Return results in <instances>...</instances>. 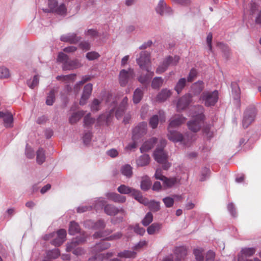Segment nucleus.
<instances>
[{"label":"nucleus","instance_id":"412c9836","mask_svg":"<svg viewBox=\"0 0 261 261\" xmlns=\"http://www.w3.org/2000/svg\"><path fill=\"white\" fill-rule=\"evenodd\" d=\"M156 141V139L155 138H152L145 142L140 148L141 152H146L151 149L153 147Z\"/></svg>","mask_w":261,"mask_h":261},{"label":"nucleus","instance_id":"c85d7f7f","mask_svg":"<svg viewBox=\"0 0 261 261\" xmlns=\"http://www.w3.org/2000/svg\"><path fill=\"white\" fill-rule=\"evenodd\" d=\"M110 246L111 245L110 243L105 241H102L95 245L94 250L95 251H101L109 248Z\"/></svg>","mask_w":261,"mask_h":261},{"label":"nucleus","instance_id":"f3484780","mask_svg":"<svg viewBox=\"0 0 261 261\" xmlns=\"http://www.w3.org/2000/svg\"><path fill=\"white\" fill-rule=\"evenodd\" d=\"M60 39L63 42H69L71 44H76L81 40V37L77 36L76 34L74 33H71L62 35Z\"/></svg>","mask_w":261,"mask_h":261},{"label":"nucleus","instance_id":"f257e3e1","mask_svg":"<svg viewBox=\"0 0 261 261\" xmlns=\"http://www.w3.org/2000/svg\"><path fill=\"white\" fill-rule=\"evenodd\" d=\"M109 102L112 103L111 110L109 113L101 115L97 119L99 124L106 123L108 124L115 114L117 119L121 118L126 109L127 99H109Z\"/></svg>","mask_w":261,"mask_h":261},{"label":"nucleus","instance_id":"b1692460","mask_svg":"<svg viewBox=\"0 0 261 261\" xmlns=\"http://www.w3.org/2000/svg\"><path fill=\"white\" fill-rule=\"evenodd\" d=\"M84 115V112L82 111L73 113L69 118V123L72 124L76 123L81 119Z\"/></svg>","mask_w":261,"mask_h":261},{"label":"nucleus","instance_id":"f03ea898","mask_svg":"<svg viewBox=\"0 0 261 261\" xmlns=\"http://www.w3.org/2000/svg\"><path fill=\"white\" fill-rule=\"evenodd\" d=\"M186 118L182 117L180 115H175L172 117L170 119V123L168 126V139L174 142H181L184 144L186 146L190 145L191 143L195 140L193 139V136H191L190 139H187L186 137H183L182 135L176 131L173 130V128H175L180 126L186 121ZM189 138V136H188Z\"/></svg>","mask_w":261,"mask_h":261},{"label":"nucleus","instance_id":"ddd939ff","mask_svg":"<svg viewBox=\"0 0 261 261\" xmlns=\"http://www.w3.org/2000/svg\"><path fill=\"white\" fill-rule=\"evenodd\" d=\"M0 120L3 121L4 125L7 127L13 126V115L8 110L0 111Z\"/></svg>","mask_w":261,"mask_h":261},{"label":"nucleus","instance_id":"3c124183","mask_svg":"<svg viewBox=\"0 0 261 261\" xmlns=\"http://www.w3.org/2000/svg\"><path fill=\"white\" fill-rule=\"evenodd\" d=\"M255 250L253 248H246L241 250L242 254L246 256H250L254 254Z\"/></svg>","mask_w":261,"mask_h":261},{"label":"nucleus","instance_id":"9b49d317","mask_svg":"<svg viewBox=\"0 0 261 261\" xmlns=\"http://www.w3.org/2000/svg\"><path fill=\"white\" fill-rule=\"evenodd\" d=\"M118 191L119 193L123 194H131L134 198L137 200H140L141 198V194L139 191L131 188L124 185H122L118 188Z\"/></svg>","mask_w":261,"mask_h":261},{"label":"nucleus","instance_id":"8fccbe9b","mask_svg":"<svg viewBox=\"0 0 261 261\" xmlns=\"http://www.w3.org/2000/svg\"><path fill=\"white\" fill-rule=\"evenodd\" d=\"M163 201L167 207H171L174 203V198L169 196L163 198Z\"/></svg>","mask_w":261,"mask_h":261},{"label":"nucleus","instance_id":"603ef678","mask_svg":"<svg viewBox=\"0 0 261 261\" xmlns=\"http://www.w3.org/2000/svg\"><path fill=\"white\" fill-rule=\"evenodd\" d=\"M159 123V117L158 115L153 116L149 120V125L152 128H155L158 126Z\"/></svg>","mask_w":261,"mask_h":261},{"label":"nucleus","instance_id":"a19ab883","mask_svg":"<svg viewBox=\"0 0 261 261\" xmlns=\"http://www.w3.org/2000/svg\"><path fill=\"white\" fill-rule=\"evenodd\" d=\"M90 77L88 75H85L82 77V79L81 81L77 82L74 87V91L76 92H78L80 89L81 86H82L84 84H85L86 82L89 81Z\"/></svg>","mask_w":261,"mask_h":261},{"label":"nucleus","instance_id":"e2e57ef3","mask_svg":"<svg viewBox=\"0 0 261 261\" xmlns=\"http://www.w3.org/2000/svg\"><path fill=\"white\" fill-rule=\"evenodd\" d=\"M91 134L90 132H87L84 134L83 138L84 144H85L86 145L89 144L91 141Z\"/></svg>","mask_w":261,"mask_h":261},{"label":"nucleus","instance_id":"4c0bfd02","mask_svg":"<svg viewBox=\"0 0 261 261\" xmlns=\"http://www.w3.org/2000/svg\"><path fill=\"white\" fill-rule=\"evenodd\" d=\"M161 228V225L159 223H153L147 228V232L149 234H153L155 232L159 231Z\"/></svg>","mask_w":261,"mask_h":261},{"label":"nucleus","instance_id":"5fc2aeb1","mask_svg":"<svg viewBox=\"0 0 261 261\" xmlns=\"http://www.w3.org/2000/svg\"><path fill=\"white\" fill-rule=\"evenodd\" d=\"M197 72L194 68H192L190 71L187 78V81L189 82H192L197 76Z\"/></svg>","mask_w":261,"mask_h":261},{"label":"nucleus","instance_id":"774afa93","mask_svg":"<svg viewBox=\"0 0 261 261\" xmlns=\"http://www.w3.org/2000/svg\"><path fill=\"white\" fill-rule=\"evenodd\" d=\"M25 154H26L27 156L30 159H32L34 156V151L31 147H30L28 146H27V147H26Z\"/></svg>","mask_w":261,"mask_h":261},{"label":"nucleus","instance_id":"a211bd4d","mask_svg":"<svg viewBox=\"0 0 261 261\" xmlns=\"http://www.w3.org/2000/svg\"><path fill=\"white\" fill-rule=\"evenodd\" d=\"M204 87V83L201 81H198L192 85L191 91L194 96H196L201 92Z\"/></svg>","mask_w":261,"mask_h":261},{"label":"nucleus","instance_id":"79ce46f5","mask_svg":"<svg viewBox=\"0 0 261 261\" xmlns=\"http://www.w3.org/2000/svg\"><path fill=\"white\" fill-rule=\"evenodd\" d=\"M171 90L165 88L162 90L158 95V98H169L172 96Z\"/></svg>","mask_w":261,"mask_h":261},{"label":"nucleus","instance_id":"680f3d73","mask_svg":"<svg viewBox=\"0 0 261 261\" xmlns=\"http://www.w3.org/2000/svg\"><path fill=\"white\" fill-rule=\"evenodd\" d=\"M105 227V224L104 222L102 220H99L97 222H96L93 227L95 229H101L104 228Z\"/></svg>","mask_w":261,"mask_h":261},{"label":"nucleus","instance_id":"72a5a7b5","mask_svg":"<svg viewBox=\"0 0 261 261\" xmlns=\"http://www.w3.org/2000/svg\"><path fill=\"white\" fill-rule=\"evenodd\" d=\"M151 182L148 176L143 177L141 183V188L143 190H147L150 187Z\"/></svg>","mask_w":261,"mask_h":261},{"label":"nucleus","instance_id":"bf43d9fd","mask_svg":"<svg viewBox=\"0 0 261 261\" xmlns=\"http://www.w3.org/2000/svg\"><path fill=\"white\" fill-rule=\"evenodd\" d=\"M133 141L129 143L125 148V150H132L133 149H135L137 147V143L138 139H133L132 138Z\"/></svg>","mask_w":261,"mask_h":261},{"label":"nucleus","instance_id":"393cba45","mask_svg":"<svg viewBox=\"0 0 261 261\" xmlns=\"http://www.w3.org/2000/svg\"><path fill=\"white\" fill-rule=\"evenodd\" d=\"M75 77V74H71L65 75H59L57 76V79L65 82L66 83H70L74 81Z\"/></svg>","mask_w":261,"mask_h":261},{"label":"nucleus","instance_id":"0e129e2a","mask_svg":"<svg viewBox=\"0 0 261 261\" xmlns=\"http://www.w3.org/2000/svg\"><path fill=\"white\" fill-rule=\"evenodd\" d=\"M205 106L211 107L214 106L217 102V99H203Z\"/></svg>","mask_w":261,"mask_h":261},{"label":"nucleus","instance_id":"864d4df0","mask_svg":"<svg viewBox=\"0 0 261 261\" xmlns=\"http://www.w3.org/2000/svg\"><path fill=\"white\" fill-rule=\"evenodd\" d=\"M210 174V170L208 168H204L201 171L200 180L204 181L208 177Z\"/></svg>","mask_w":261,"mask_h":261},{"label":"nucleus","instance_id":"4468645a","mask_svg":"<svg viewBox=\"0 0 261 261\" xmlns=\"http://www.w3.org/2000/svg\"><path fill=\"white\" fill-rule=\"evenodd\" d=\"M56 236V238L51 241V244L55 246L61 245L65 240L66 231L65 229H60L56 233L49 234L51 237Z\"/></svg>","mask_w":261,"mask_h":261},{"label":"nucleus","instance_id":"aec40b11","mask_svg":"<svg viewBox=\"0 0 261 261\" xmlns=\"http://www.w3.org/2000/svg\"><path fill=\"white\" fill-rule=\"evenodd\" d=\"M82 66V64L77 60L66 62V64L63 66L64 70H71L78 68Z\"/></svg>","mask_w":261,"mask_h":261},{"label":"nucleus","instance_id":"dca6fc26","mask_svg":"<svg viewBox=\"0 0 261 261\" xmlns=\"http://www.w3.org/2000/svg\"><path fill=\"white\" fill-rule=\"evenodd\" d=\"M104 211L107 215L110 216H114L117 214L119 213L124 216L126 214V213L123 209H118L117 207L111 204H107L104 207Z\"/></svg>","mask_w":261,"mask_h":261},{"label":"nucleus","instance_id":"e433bc0d","mask_svg":"<svg viewBox=\"0 0 261 261\" xmlns=\"http://www.w3.org/2000/svg\"><path fill=\"white\" fill-rule=\"evenodd\" d=\"M163 82L164 80L161 77H155L152 81L151 86L153 89H158L162 86Z\"/></svg>","mask_w":261,"mask_h":261},{"label":"nucleus","instance_id":"2eb2a0df","mask_svg":"<svg viewBox=\"0 0 261 261\" xmlns=\"http://www.w3.org/2000/svg\"><path fill=\"white\" fill-rule=\"evenodd\" d=\"M141 198L140 200H138V201L141 203L147 205L151 211L157 212L160 210V202L154 201H149L147 199L143 197L142 195Z\"/></svg>","mask_w":261,"mask_h":261},{"label":"nucleus","instance_id":"6ab92c4d","mask_svg":"<svg viewBox=\"0 0 261 261\" xmlns=\"http://www.w3.org/2000/svg\"><path fill=\"white\" fill-rule=\"evenodd\" d=\"M106 196L109 199L116 202L123 203L126 200L125 196L115 193H108L106 194Z\"/></svg>","mask_w":261,"mask_h":261},{"label":"nucleus","instance_id":"052dcab7","mask_svg":"<svg viewBox=\"0 0 261 261\" xmlns=\"http://www.w3.org/2000/svg\"><path fill=\"white\" fill-rule=\"evenodd\" d=\"M99 57V54L95 51L89 52L86 54V58L89 60H93Z\"/></svg>","mask_w":261,"mask_h":261},{"label":"nucleus","instance_id":"39448f33","mask_svg":"<svg viewBox=\"0 0 261 261\" xmlns=\"http://www.w3.org/2000/svg\"><path fill=\"white\" fill-rule=\"evenodd\" d=\"M179 57L178 56H169L166 57L162 64L159 66L156 70L158 74L164 72L169 66H176L179 61Z\"/></svg>","mask_w":261,"mask_h":261},{"label":"nucleus","instance_id":"7ed1b4c3","mask_svg":"<svg viewBox=\"0 0 261 261\" xmlns=\"http://www.w3.org/2000/svg\"><path fill=\"white\" fill-rule=\"evenodd\" d=\"M192 112L190 114L192 119L188 122L187 125L189 129L193 132H197L200 130L203 123L204 116L203 108L201 106H197L191 108Z\"/></svg>","mask_w":261,"mask_h":261},{"label":"nucleus","instance_id":"6e6552de","mask_svg":"<svg viewBox=\"0 0 261 261\" xmlns=\"http://www.w3.org/2000/svg\"><path fill=\"white\" fill-rule=\"evenodd\" d=\"M135 76L134 72L133 69L129 68L128 70L122 69L119 73V83L122 87L125 86L129 80Z\"/></svg>","mask_w":261,"mask_h":261},{"label":"nucleus","instance_id":"49530a36","mask_svg":"<svg viewBox=\"0 0 261 261\" xmlns=\"http://www.w3.org/2000/svg\"><path fill=\"white\" fill-rule=\"evenodd\" d=\"M203 98H218L219 92L218 90L213 91H206L203 93Z\"/></svg>","mask_w":261,"mask_h":261},{"label":"nucleus","instance_id":"20e7f679","mask_svg":"<svg viewBox=\"0 0 261 261\" xmlns=\"http://www.w3.org/2000/svg\"><path fill=\"white\" fill-rule=\"evenodd\" d=\"M160 144L161 146H158L153 153L154 159L159 163L163 165L164 169L167 170L171 166V164L167 161L168 155L163 150L166 144V140H161Z\"/></svg>","mask_w":261,"mask_h":261},{"label":"nucleus","instance_id":"f8f14e48","mask_svg":"<svg viewBox=\"0 0 261 261\" xmlns=\"http://www.w3.org/2000/svg\"><path fill=\"white\" fill-rule=\"evenodd\" d=\"M158 14L161 16L170 15L172 14V9L168 7L164 0H160L155 8Z\"/></svg>","mask_w":261,"mask_h":261},{"label":"nucleus","instance_id":"c03bdc74","mask_svg":"<svg viewBox=\"0 0 261 261\" xmlns=\"http://www.w3.org/2000/svg\"><path fill=\"white\" fill-rule=\"evenodd\" d=\"M231 91L234 96H239L240 94V89L237 82H233L231 84Z\"/></svg>","mask_w":261,"mask_h":261},{"label":"nucleus","instance_id":"4d7b16f0","mask_svg":"<svg viewBox=\"0 0 261 261\" xmlns=\"http://www.w3.org/2000/svg\"><path fill=\"white\" fill-rule=\"evenodd\" d=\"M100 101L98 99H94L92 103L91 108L93 111H97L99 109Z\"/></svg>","mask_w":261,"mask_h":261},{"label":"nucleus","instance_id":"37998d69","mask_svg":"<svg viewBox=\"0 0 261 261\" xmlns=\"http://www.w3.org/2000/svg\"><path fill=\"white\" fill-rule=\"evenodd\" d=\"M60 254V251L58 249L49 250L47 252V256L49 258L56 259L58 258Z\"/></svg>","mask_w":261,"mask_h":261},{"label":"nucleus","instance_id":"1a4fd4ad","mask_svg":"<svg viewBox=\"0 0 261 261\" xmlns=\"http://www.w3.org/2000/svg\"><path fill=\"white\" fill-rule=\"evenodd\" d=\"M150 62V54L147 51L140 53L139 57L137 59V63L140 68L148 71L147 65Z\"/></svg>","mask_w":261,"mask_h":261},{"label":"nucleus","instance_id":"473e14b6","mask_svg":"<svg viewBox=\"0 0 261 261\" xmlns=\"http://www.w3.org/2000/svg\"><path fill=\"white\" fill-rule=\"evenodd\" d=\"M189 104V99H178L177 103L178 111L185 109Z\"/></svg>","mask_w":261,"mask_h":261},{"label":"nucleus","instance_id":"09e8293b","mask_svg":"<svg viewBox=\"0 0 261 261\" xmlns=\"http://www.w3.org/2000/svg\"><path fill=\"white\" fill-rule=\"evenodd\" d=\"M152 214L151 213L149 212L146 215L145 217L143 219L142 222L143 225L147 226L152 221Z\"/></svg>","mask_w":261,"mask_h":261},{"label":"nucleus","instance_id":"c756f323","mask_svg":"<svg viewBox=\"0 0 261 261\" xmlns=\"http://www.w3.org/2000/svg\"><path fill=\"white\" fill-rule=\"evenodd\" d=\"M187 80L185 78L180 79L177 82L174 89L178 94L180 93L186 85Z\"/></svg>","mask_w":261,"mask_h":261},{"label":"nucleus","instance_id":"cd10ccee","mask_svg":"<svg viewBox=\"0 0 261 261\" xmlns=\"http://www.w3.org/2000/svg\"><path fill=\"white\" fill-rule=\"evenodd\" d=\"M121 172L124 176L130 177L133 174L132 167L129 165H124L121 168Z\"/></svg>","mask_w":261,"mask_h":261},{"label":"nucleus","instance_id":"a18cd8bd","mask_svg":"<svg viewBox=\"0 0 261 261\" xmlns=\"http://www.w3.org/2000/svg\"><path fill=\"white\" fill-rule=\"evenodd\" d=\"M112 256V253H107L106 254L102 253L97 256H94L89 259L88 261H100L102 258H108Z\"/></svg>","mask_w":261,"mask_h":261},{"label":"nucleus","instance_id":"bb28decb","mask_svg":"<svg viewBox=\"0 0 261 261\" xmlns=\"http://www.w3.org/2000/svg\"><path fill=\"white\" fill-rule=\"evenodd\" d=\"M149 160L150 158L148 154H143L137 160V164L138 166H144L149 164Z\"/></svg>","mask_w":261,"mask_h":261},{"label":"nucleus","instance_id":"de8ad7c7","mask_svg":"<svg viewBox=\"0 0 261 261\" xmlns=\"http://www.w3.org/2000/svg\"><path fill=\"white\" fill-rule=\"evenodd\" d=\"M95 120L94 119L91 117L90 114H88L86 115L84 119V126L86 127H89L92 125Z\"/></svg>","mask_w":261,"mask_h":261},{"label":"nucleus","instance_id":"5701e85b","mask_svg":"<svg viewBox=\"0 0 261 261\" xmlns=\"http://www.w3.org/2000/svg\"><path fill=\"white\" fill-rule=\"evenodd\" d=\"M179 179L176 177L167 178L165 177L162 180L163 186L166 188H170L178 182Z\"/></svg>","mask_w":261,"mask_h":261},{"label":"nucleus","instance_id":"338daca9","mask_svg":"<svg viewBox=\"0 0 261 261\" xmlns=\"http://www.w3.org/2000/svg\"><path fill=\"white\" fill-rule=\"evenodd\" d=\"M217 46L227 55V53L229 52V48L227 45L222 42H219Z\"/></svg>","mask_w":261,"mask_h":261},{"label":"nucleus","instance_id":"69168bd1","mask_svg":"<svg viewBox=\"0 0 261 261\" xmlns=\"http://www.w3.org/2000/svg\"><path fill=\"white\" fill-rule=\"evenodd\" d=\"M81 48L83 50H88L90 49V44L87 41H82L80 43L79 45Z\"/></svg>","mask_w":261,"mask_h":261},{"label":"nucleus","instance_id":"c9c22d12","mask_svg":"<svg viewBox=\"0 0 261 261\" xmlns=\"http://www.w3.org/2000/svg\"><path fill=\"white\" fill-rule=\"evenodd\" d=\"M37 162L39 164H42L45 160L44 151L42 148H39L37 151Z\"/></svg>","mask_w":261,"mask_h":261},{"label":"nucleus","instance_id":"9d476101","mask_svg":"<svg viewBox=\"0 0 261 261\" xmlns=\"http://www.w3.org/2000/svg\"><path fill=\"white\" fill-rule=\"evenodd\" d=\"M147 123L145 122L139 123L133 131L132 138L138 139L146 134L147 132Z\"/></svg>","mask_w":261,"mask_h":261},{"label":"nucleus","instance_id":"6e6d98bb","mask_svg":"<svg viewBox=\"0 0 261 261\" xmlns=\"http://www.w3.org/2000/svg\"><path fill=\"white\" fill-rule=\"evenodd\" d=\"M58 60L59 62H63L64 63V66L66 64V62H68V57L67 55L63 53H60L58 55Z\"/></svg>","mask_w":261,"mask_h":261},{"label":"nucleus","instance_id":"7c9ffc66","mask_svg":"<svg viewBox=\"0 0 261 261\" xmlns=\"http://www.w3.org/2000/svg\"><path fill=\"white\" fill-rule=\"evenodd\" d=\"M86 240V238L85 237H82L80 239H78L75 241H73L70 244H68L66 248L67 251H71V250L76 246V245L79 244L82 242H84Z\"/></svg>","mask_w":261,"mask_h":261},{"label":"nucleus","instance_id":"f704fd0d","mask_svg":"<svg viewBox=\"0 0 261 261\" xmlns=\"http://www.w3.org/2000/svg\"><path fill=\"white\" fill-rule=\"evenodd\" d=\"M92 85L89 83L84 88L83 93L81 98H88L91 95L92 91Z\"/></svg>","mask_w":261,"mask_h":261},{"label":"nucleus","instance_id":"4be33fe9","mask_svg":"<svg viewBox=\"0 0 261 261\" xmlns=\"http://www.w3.org/2000/svg\"><path fill=\"white\" fill-rule=\"evenodd\" d=\"M175 254L176 256L175 258L181 261L187 255V249L184 246L177 247L175 250Z\"/></svg>","mask_w":261,"mask_h":261},{"label":"nucleus","instance_id":"58836bf2","mask_svg":"<svg viewBox=\"0 0 261 261\" xmlns=\"http://www.w3.org/2000/svg\"><path fill=\"white\" fill-rule=\"evenodd\" d=\"M136 253L134 251L125 250L118 253V256L123 258H134L136 256Z\"/></svg>","mask_w":261,"mask_h":261},{"label":"nucleus","instance_id":"2f4dec72","mask_svg":"<svg viewBox=\"0 0 261 261\" xmlns=\"http://www.w3.org/2000/svg\"><path fill=\"white\" fill-rule=\"evenodd\" d=\"M39 82V79L38 75L34 76L32 79L28 80L27 82V85L31 89H34L38 86Z\"/></svg>","mask_w":261,"mask_h":261},{"label":"nucleus","instance_id":"13d9d810","mask_svg":"<svg viewBox=\"0 0 261 261\" xmlns=\"http://www.w3.org/2000/svg\"><path fill=\"white\" fill-rule=\"evenodd\" d=\"M9 76V71L6 67H0V78H7Z\"/></svg>","mask_w":261,"mask_h":261},{"label":"nucleus","instance_id":"423d86ee","mask_svg":"<svg viewBox=\"0 0 261 261\" xmlns=\"http://www.w3.org/2000/svg\"><path fill=\"white\" fill-rule=\"evenodd\" d=\"M48 9H43L44 12H55L59 15H64L66 13V8L64 4H62L58 6L57 0H48Z\"/></svg>","mask_w":261,"mask_h":261},{"label":"nucleus","instance_id":"0eeeda50","mask_svg":"<svg viewBox=\"0 0 261 261\" xmlns=\"http://www.w3.org/2000/svg\"><path fill=\"white\" fill-rule=\"evenodd\" d=\"M256 114V111L254 106H251L246 109L243 120V126L244 128H247L254 120Z\"/></svg>","mask_w":261,"mask_h":261},{"label":"nucleus","instance_id":"a878e982","mask_svg":"<svg viewBox=\"0 0 261 261\" xmlns=\"http://www.w3.org/2000/svg\"><path fill=\"white\" fill-rule=\"evenodd\" d=\"M196 261H203L204 250L201 248H195L193 251Z\"/></svg>","mask_w":261,"mask_h":261},{"label":"nucleus","instance_id":"ea45409f","mask_svg":"<svg viewBox=\"0 0 261 261\" xmlns=\"http://www.w3.org/2000/svg\"><path fill=\"white\" fill-rule=\"evenodd\" d=\"M80 230L79 225L75 222H71L69 227V233L73 235L77 233Z\"/></svg>","mask_w":261,"mask_h":261}]
</instances>
